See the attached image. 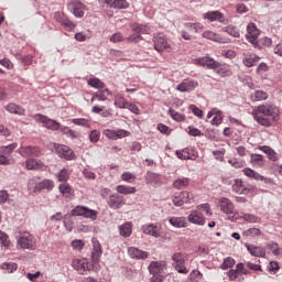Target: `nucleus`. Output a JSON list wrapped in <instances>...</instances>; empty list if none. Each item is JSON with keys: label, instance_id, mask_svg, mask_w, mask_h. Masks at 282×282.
I'll return each instance as SVG.
<instances>
[{"label": "nucleus", "instance_id": "f257e3e1", "mask_svg": "<svg viewBox=\"0 0 282 282\" xmlns=\"http://www.w3.org/2000/svg\"><path fill=\"white\" fill-rule=\"evenodd\" d=\"M252 117L261 127H272L279 119V108L274 104L264 102L252 111Z\"/></svg>", "mask_w": 282, "mask_h": 282}, {"label": "nucleus", "instance_id": "f03ea898", "mask_svg": "<svg viewBox=\"0 0 282 282\" xmlns=\"http://www.w3.org/2000/svg\"><path fill=\"white\" fill-rule=\"evenodd\" d=\"M172 265L178 274H188V268H186V261H188V256L186 253L176 252L172 256Z\"/></svg>", "mask_w": 282, "mask_h": 282}, {"label": "nucleus", "instance_id": "7ed1b4c3", "mask_svg": "<svg viewBox=\"0 0 282 282\" xmlns=\"http://www.w3.org/2000/svg\"><path fill=\"white\" fill-rule=\"evenodd\" d=\"M17 246L21 250H34L36 248V238L32 234L24 231L18 237Z\"/></svg>", "mask_w": 282, "mask_h": 282}, {"label": "nucleus", "instance_id": "20e7f679", "mask_svg": "<svg viewBox=\"0 0 282 282\" xmlns=\"http://www.w3.org/2000/svg\"><path fill=\"white\" fill-rule=\"evenodd\" d=\"M261 34V31H259L257 29V24L254 23H249L247 25V34H246V39L249 43H251V45H253V47H259V35Z\"/></svg>", "mask_w": 282, "mask_h": 282}, {"label": "nucleus", "instance_id": "39448f33", "mask_svg": "<svg viewBox=\"0 0 282 282\" xmlns=\"http://www.w3.org/2000/svg\"><path fill=\"white\" fill-rule=\"evenodd\" d=\"M219 208L224 215H232L231 220L235 221L237 217H235V204L230 202L229 198L220 197L218 200Z\"/></svg>", "mask_w": 282, "mask_h": 282}, {"label": "nucleus", "instance_id": "423d86ee", "mask_svg": "<svg viewBox=\"0 0 282 282\" xmlns=\"http://www.w3.org/2000/svg\"><path fill=\"white\" fill-rule=\"evenodd\" d=\"M35 120L36 122H41L43 127L50 129L51 131H58L61 129V123L54 119H50L47 116L39 113L35 116Z\"/></svg>", "mask_w": 282, "mask_h": 282}, {"label": "nucleus", "instance_id": "0eeeda50", "mask_svg": "<svg viewBox=\"0 0 282 282\" xmlns=\"http://www.w3.org/2000/svg\"><path fill=\"white\" fill-rule=\"evenodd\" d=\"M53 148L59 158H64V160H74L76 154H74V150H72L67 145H62L58 143H53Z\"/></svg>", "mask_w": 282, "mask_h": 282}, {"label": "nucleus", "instance_id": "6e6552de", "mask_svg": "<svg viewBox=\"0 0 282 282\" xmlns=\"http://www.w3.org/2000/svg\"><path fill=\"white\" fill-rule=\"evenodd\" d=\"M194 63L200 65V67H207V69H219L221 67V64L213 57H198L194 59Z\"/></svg>", "mask_w": 282, "mask_h": 282}, {"label": "nucleus", "instance_id": "1a4fd4ad", "mask_svg": "<svg viewBox=\"0 0 282 282\" xmlns=\"http://www.w3.org/2000/svg\"><path fill=\"white\" fill-rule=\"evenodd\" d=\"M234 193H238V195H249V193H254V186H246L243 185V181L237 178L232 184Z\"/></svg>", "mask_w": 282, "mask_h": 282}, {"label": "nucleus", "instance_id": "9d476101", "mask_svg": "<svg viewBox=\"0 0 282 282\" xmlns=\"http://www.w3.org/2000/svg\"><path fill=\"white\" fill-rule=\"evenodd\" d=\"M124 204H127V202L124 200V196L118 193L111 194L109 196L108 206H110L112 210H119V208H122Z\"/></svg>", "mask_w": 282, "mask_h": 282}, {"label": "nucleus", "instance_id": "9b49d317", "mask_svg": "<svg viewBox=\"0 0 282 282\" xmlns=\"http://www.w3.org/2000/svg\"><path fill=\"white\" fill-rule=\"evenodd\" d=\"M199 87V83L195 79H184L177 87L176 90L181 93L195 91Z\"/></svg>", "mask_w": 282, "mask_h": 282}, {"label": "nucleus", "instance_id": "f8f14e48", "mask_svg": "<svg viewBox=\"0 0 282 282\" xmlns=\"http://www.w3.org/2000/svg\"><path fill=\"white\" fill-rule=\"evenodd\" d=\"M68 8L77 19H83V17H85V4H83V2L78 0H72Z\"/></svg>", "mask_w": 282, "mask_h": 282}, {"label": "nucleus", "instance_id": "ddd939ff", "mask_svg": "<svg viewBox=\"0 0 282 282\" xmlns=\"http://www.w3.org/2000/svg\"><path fill=\"white\" fill-rule=\"evenodd\" d=\"M154 50L156 52H164V50H171V44L166 41V37H163L162 34H156L153 37Z\"/></svg>", "mask_w": 282, "mask_h": 282}, {"label": "nucleus", "instance_id": "4468645a", "mask_svg": "<svg viewBox=\"0 0 282 282\" xmlns=\"http://www.w3.org/2000/svg\"><path fill=\"white\" fill-rule=\"evenodd\" d=\"M104 135H106V138H108V140H120L122 138H128L129 135V131L127 130H105L104 131Z\"/></svg>", "mask_w": 282, "mask_h": 282}, {"label": "nucleus", "instance_id": "2eb2a0df", "mask_svg": "<svg viewBox=\"0 0 282 282\" xmlns=\"http://www.w3.org/2000/svg\"><path fill=\"white\" fill-rule=\"evenodd\" d=\"M72 267L82 274H85V272L91 270V264H89L87 260L74 259L72 261Z\"/></svg>", "mask_w": 282, "mask_h": 282}, {"label": "nucleus", "instance_id": "dca6fc26", "mask_svg": "<svg viewBox=\"0 0 282 282\" xmlns=\"http://www.w3.org/2000/svg\"><path fill=\"white\" fill-rule=\"evenodd\" d=\"M128 254L130 259H135L137 261H144V259H149V252L142 251L135 247L128 248Z\"/></svg>", "mask_w": 282, "mask_h": 282}, {"label": "nucleus", "instance_id": "f3484780", "mask_svg": "<svg viewBox=\"0 0 282 282\" xmlns=\"http://www.w3.org/2000/svg\"><path fill=\"white\" fill-rule=\"evenodd\" d=\"M41 153V150L36 147H22L20 149V155H22V158H39V154Z\"/></svg>", "mask_w": 282, "mask_h": 282}, {"label": "nucleus", "instance_id": "a211bd4d", "mask_svg": "<svg viewBox=\"0 0 282 282\" xmlns=\"http://www.w3.org/2000/svg\"><path fill=\"white\" fill-rule=\"evenodd\" d=\"M187 221H189V224H195L196 226H204V224H206V220H204V216H202L197 208L189 213V215L187 216Z\"/></svg>", "mask_w": 282, "mask_h": 282}, {"label": "nucleus", "instance_id": "6ab92c4d", "mask_svg": "<svg viewBox=\"0 0 282 282\" xmlns=\"http://www.w3.org/2000/svg\"><path fill=\"white\" fill-rule=\"evenodd\" d=\"M143 235H149L158 239L160 237V228L153 224H147L142 226Z\"/></svg>", "mask_w": 282, "mask_h": 282}, {"label": "nucleus", "instance_id": "aec40b11", "mask_svg": "<svg viewBox=\"0 0 282 282\" xmlns=\"http://www.w3.org/2000/svg\"><path fill=\"white\" fill-rule=\"evenodd\" d=\"M246 248L248 252L251 254V257L265 259V248L257 247L254 245H246Z\"/></svg>", "mask_w": 282, "mask_h": 282}, {"label": "nucleus", "instance_id": "412c9836", "mask_svg": "<svg viewBox=\"0 0 282 282\" xmlns=\"http://www.w3.org/2000/svg\"><path fill=\"white\" fill-rule=\"evenodd\" d=\"M101 254H102V248L100 247V242H98V240L93 239L91 261L94 264L100 261Z\"/></svg>", "mask_w": 282, "mask_h": 282}, {"label": "nucleus", "instance_id": "4be33fe9", "mask_svg": "<svg viewBox=\"0 0 282 282\" xmlns=\"http://www.w3.org/2000/svg\"><path fill=\"white\" fill-rule=\"evenodd\" d=\"M150 274H164V270H166V264L163 262L152 261L148 267Z\"/></svg>", "mask_w": 282, "mask_h": 282}, {"label": "nucleus", "instance_id": "5701e85b", "mask_svg": "<svg viewBox=\"0 0 282 282\" xmlns=\"http://www.w3.org/2000/svg\"><path fill=\"white\" fill-rule=\"evenodd\" d=\"M203 19H208L212 22L219 21V23H226V18L219 11L207 12L203 15Z\"/></svg>", "mask_w": 282, "mask_h": 282}, {"label": "nucleus", "instance_id": "b1692460", "mask_svg": "<svg viewBox=\"0 0 282 282\" xmlns=\"http://www.w3.org/2000/svg\"><path fill=\"white\" fill-rule=\"evenodd\" d=\"M175 153L180 160H195L197 158V154L188 148L177 150Z\"/></svg>", "mask_w": 282, "mask_h": 282}, {"label": "nucleus", "instance_id": "393cba45", "mask_svg": "<svg viewBox=\"0 0 282 282\" xmlns=\"http://www.w3.org/2000/svg\"><path fill=\"white\" fill-rule=\"evenodd\" d=\"M43 166H45V164H43V162L37 159H29L25 161V169L28 171H39L43 169Z\"/></svg>", "mask_w": 282, "mask_h": 282}, {"label": "nucleus", "instance_id": "a878e982", "mask_svg": "<svg viewBox=\"0 0 282 282\" xmlns=\"http://www.w3.org/2000/svg\"><path fill=\"white\" fill-rule=\"evenodd\" d=\"M55 19L61 23V25L67 28V30H74V28H76V24H74V22H72L69 19L65 18V15L61 13H56Z\"/></svg>", "mask_w": 282, "mask_h": 282}, {"label": "nucleus", "instance_id": "bb28decb", "mask_svg": "<svg viewBox=\"0 0 282 282\" xmlns=\"http://www.w3.org/2000/svg\"><path fill=\"white\" fill-rule=\"evenodd\" d=\"M188 184H191V181L187 177H182V178H176L173 182L172 186L176 191H183V188H186V186H188Z\"/></svg>", "mask_w": 282, "mask_h": 282}, {"label": "nucleus", "instance_id": "cd10ccee", "mask_svg": "<svg viewBox=\"0 0 282 282\" xmlns=\"http://www.w3.org/2000/svg\"><path fill=\"white\" fill-rule=\"evenodd\" d=\"M169 223L174 228H186V224H187L186 218H184V217H171L169 219Z\"/></svg>", "mask_w": 282, "mask_h": 282}, {"label": "nucleus", "instance_id": "c85d7f7f", "mask_svg": "<svg viewBox=\"0 0 282 282\" xmlns=\"http://www.w3.org/2000/svg\"><path fill=\"white\" fill-rule=\"evenodd\" d=\"M119 232L121 237H131V234L133 232V226L130 221H127L119 227Z\"/></svg>", "mask_w": 282, "mask_h": 282}, {"label": "nucleus", "instance_id": "c756f323", "mask_svg": "<svg viewBox=\"0 0 282 282\" xmlns=\"http://www.w3.org/2000/svg\"><path fill=\"white\" fill-rule=\"evenodd\" d=\"M131 28L132 32H135L137 34H151V28L148 25L133 23Z\"/></svg>", "mask_w": 282, "mask_h": 282}, {"label": "nucleus", "instance_id": "7c9ffc66", "mask_svg": "<svg viewBox=\"0 0 282 282\" xmlns=\"http://www.w3.org/2000/svg\"><path fill=\"white\" fill-rule=\"evenodd\" d=\"M39 184H40L39 177L30 178L28 183L29 193L33 195L39 194Z\"/></svg>", "mask_w": 282, "mask_h": 282}, {"label": "nucleus", "instance_id": "2f4dec72", "mask_svg": "<svg viewBox=\"0 0 282 282\" xmlns=\"http://www.w3.org/2000/svg\"><path fill=\"white\" fill-rule=\"evenodd\" d=\"M118 195H133L135 193V187L127 186V185H118L116 187Z\"/></svg>", "mask_w": 282, "mask_h": 282}, {"label": "nucleus", "instance_id": "473e14b6", "mask_svg": "<svg viewBox=\"0 0 282 282\" xmlns=\"http://www.w3.org/2000/svg\"><path fill=\"white\" fill-rule=\"evenodd\" d=\"M184 28L185 30H188V32H194V34H197L198 32H202L204 30V25L199 22H187L184 24Z\"/></svg>", "mask_w": 282, "mask_h": 282}, {"label": "nucleus", "instance_id": "72a5a7b5", "mask_svg": "<svg viewBox=\"0 0 282 282\" xmlns=\"http://www.w3.org/2000/svg\"><path fill=\"white\" fill-rule=\"evenodd\" d=\"M242 173H245L247 177H250L251 180H257L258 182H263L264 180V177L261 176V174L257 173L254 170L250 167L243 169Z\"/></svg>", "mask_w": 282, "mask_h": 282}, {"label": "nucleus", "instance_id": "f704fd0d", "mask_svg": "<svg viewBox=\"0 0 282 282\" xmlns=\"http://www.w3.org/2000/svg\"><path fill=\"white\" fill-rule=\"evenodd\" d=\"M4 109H7L9 113H15L18 116H23L25 113V110L15 104H9L4 107Z\"/></svg>", "mask_w": 282, "mask_h": 282}, {"label": "nucleus", "instance_id": "c9c22d12", "mask_svg": "<svg viewBox=\"0 0 282 282\" xmlns=\"http://www.w3.org/2000/svg\"><path fill=\"white\" fill-rule=\"evenodd\" d=\"M203 39H208L209 41H215L216 43H224V39L220 37L219 34L212 31L203 32Z\"/></svg>", "mask_w": 282, "mask_h": 282}, {"label": "nucleus", "instance_id": "e433bc0d", "mask_svg": "<svg viewBox=\"0 0 282 282\" xmlns=\"http://www.w3.org/2000/svg\"><path fill=\"white\" fill-rule=\"evenodd\" d=\"M259 55L247 56L242 59V63L246 67H254L259 63Z\"/></svg>", "mask_w": 282, "mask_h": 282}, {"label": "nucleus", "instance_id": "4c0bfd02", "mask_svg": "<svg viewBox=\"0 0 282 282\" xmlns=\"http://www.w3.org/2000/svg\"><path fill=\"white\" fill-rule=\"evenodd\" d=\"M251 100L253 102H260L261 100H268V93L263 90H256L253 95H251Z\"/></svg>", "mask_w": 282, "mask_h": 282}, {"label": "nucleus", "instance_id": "58836bf2", "mask_svg": "<svg viewBox=\"0 0 282 282\" xmlns=\"http://www.w3.org/2000/svg\"><path fill=\"white\" fill-rule=\"evenodd\" d=\"M52 188H54V181L52 180H43L42 182L40 181L39 184V193H41V191H52Z\"/></svg>", "mask_w": 282, "mask_h": 282}, {"label": "nucleus", "instance_id": "ea45409f", "mask_svg": "<svg viewBox=\"0 0 282 282\" xmlns=\"http://www.w3.org/2000/svg\"><path fill=\"white\" fill-rule=\"evenodd\" d=\"M110 8H113L115 10H127L129 3L127 0H113Z\"/></svg>", "mask_w": 282, "mask_h": 282}, {"label": "nucleus", "instance_id": "a19ab883", "mask_svg": "<svg viewBox=\"0 0 282 282\" xmlns=\"http://www.w3.org/2000/svg\"><path fill=\"white\" fill-rule=\"evenodd\" d=\"M59 131L64 134L67 135L68 138H73L76 139L78 138L80 134L72 129H69L68 127L65 126H59Z\"/></svg>", "mask_w": 282, "mask_h": 282}, {"label": "nucleus", "instance_id": "79ce46f5", "mask_svg": "<svg viewBox=\"0 0 282 282\" xmlns=\"http://www.w3.org/2000/svg\"><path fill=\"white\" fill-rule=\"evenodd\" d=\"M89 87H94V89H105V83L100 80L99 78L93 77L88 79Z\"/></svg>", "mask_w": 282, "mask_h": 282}, {"label": "nucleus", "instance_id": "37998d69", "mask_svg": "<svg viewBox=\"0 0 282 282\" xmlns=\"http://www.w3.org/2000/svg\"><path fill=\"white\" fill-rule=\"evenodd\" d=\"M223 30H224V32L229 34V36H234V39H239V36H241V34L239 33V29H237V26L228 25V26L224 28Z\"/></svg>", "mask_w": 282, "mask_h": 282}, {"label": "nucleus", "instance_id": "c03bdc74", "mask_svg": "<svg viewBox=\"0 0 282 282\" xmlns=\"http://www.w3.org/2000/svg\"><path fill=\"white\" fill-rule=\"evenodd\" d=\"M251 164L253 166H263L265 164V161L263 160V155L251 154Z\"/></svg>", "mask_w": 282, "mask_h": 282}, {"label": "nucleus", "instance_id": "a18cd8bd", "mask_svg": "<svg viewBox=\"0 0 282 282\" xmlns=\"http://www.w3.org/2000/svg\"><path fill=\"white\" fill-rule=\"evenodd\" d=\"M87 210L86 206H76L74 209H72L70 215L73 217H85V212Z\"/></svg>", "mask_w": 282, "mask_h": 282}, {"label": "nucleus", "instance_id": "49530a36", "mask_svg": "<svg viewBox=\"0 0 282 282\" xmlns=\"http://www.w3.org/2000/svg\"><path fill=\"white\" fill-rule=\"evenodd\" d=\"M169 115L175 120V122H184V120H186V116L175 111L174 109H170Z\"/></svg>", "mask_w": 282, "mask_h": 282}, {"label": "nucleus", "instance_id": "de8ad7c7", "mask_svg": "<svg viewBox=\"0 0 282 282\" xmlns=\"http://www.w3.org/2000/svg\"><path fill=\"white\" fill-rule=\"evenodd\" d=\"M109 96V89H102L98 90L95 96L91 98V102H94V99L97 98L100 101L107 100V97Z\"/></svg>", "mask_w": 282, "mask_h": 282}, {"label": "nucleus", "instance_id": "09e8293b", "mask_svg": "<svg viewBox=\"0 0 282 282\" xmlns=\"http://www.w3.org/2000/svg\"><path fill=\"white\" fill-rule=\"evenodd\" d=\"M14 149H17V143L0 147V153L4 154L7 158H10Z\"/></svg>", "mask_w": 282, "mask_h": 282}, {"label": "nucleus", "instance_id": "8fccbe9b", "mask_svg": "<svg viewBox=\"0 0 282 282\" xmlns=\"http://www.w3.org/2000/svg\"><path fill=\"white\" fill-rule=\"evenodd\" d=\"M84 217L85 219H91V221H96V219H98V212L96 209H89V207H86Z\"/></svg>", "mask_w": 282, "mask_h": 282}, {"label": "nucleus", "instance_id": "3c124183", "mask_svg": "<svg viewBox=\"0 0 282 282\" xmlns=\"http://www.w3.org/2000/svg\"><path fill=\"white\" fill-rule=\"evenodd\" d=\"M242 219L248 221L249 224H259L261 223V218L259 216H254L252 214H242Z\"/></svg>", "mask_w": 282, "mask_h": 282}, {"label": "nucleus", "instance_id": "603ef678", "mask_svg": "<svg viewBox=\"0 0 282 282\" xmlns=\"http://www.w3.org/2000/svg\"><path fill=\"white\" fill-rule=\"evenodd\" d=\"M58 188L62 195L65 197H69V195H72V186H69L67 183L59 184Z\"/></svg>", "mask_w": 282, "mask_h": 282}, {"label": "nucleus", "instance_id": "864d4df0", "mask_svg": "<svg viewBox=\"0 0 282 282\" xmlns=\"http://www.w3.org/2000/svg\"><path fill=\"white\" fill-rule=\"evenodd\" d=\"M0 204H12V200L10 199V193L6 189L0 191Z\"/></svg>", "mask_w": 282, "mask_h": 282}, {"label": "nucleus", "instance_id": "5fc2aeb1", "mask_svg": "<svg viewBox=\"0 0 282 282\" xmlns=\"http://www.w3.org/2000/svg\"><path fill=\"white\" fill-rule=\"evenodd\" d=\"M180 195L181 199H183V204H191V202L195 199V195L191 192H182Z\"/></svg>", "mask_w": 282, "mask_h": 282}, {"label": "nucleus", "instance_id": "6e6d98bb", "mask_svg": "<svg viewBox=\"0 0 282 282\" xmlns=\"http://www.w3.org/2000/svg\"><path fill=\"white\" fill-rule=\"evenodd\" d=\"M245 237H261L262 232L259 228H250L243 231Z\"/></svg>", "mask_w": 282, "mask_h": 282}, {"label": "nucleus", "instance_id": "4d7b16f0", "mask_svg": "<svg viewBox=\"0 0 282 282\" xmlns=\"http://www.w3.org/2000/svg\"><path fill=\"white\" fill-rule=\"evenodd\" d=\"M18 265L14 262H4L2 263V270L8 272L9 274H12L17 270Z\"/></svg>", "mask_w": 282, "mask_h": 282}, {"label": "nucleus", "instance_id": "13d9d810", "mask_svg": "<svg viewBox=\"0 0 282 282\" xmlns=\"http://www.w3.org/2000/svg\"><path fill=\"white\" fill-rule=\"evenodd\" d=\"M127 105H129V101H127L122 96H118L115 100V106L119 109H127Z\"/></svg>", "mask_w": 282, "mask_h": 282}, {"label": "nucleus", "instance_id": "bf43d9fd", "mask_svg": "<svg viewBox=\"0 0 282 282\" xmlns=\"http://www.w3.org/2000/svg\"><path fill=\"white\" fill-rule=\"evenodd\" d=\"M147 182L148 184H158V182H160V175L153 172H149L147 175Z\"/></svg>", "mask_w": 282, "mask_h": 282}, {"label": "nucleus", "instance_id": "052dcab7", "mask_svg": "<svg viewBox=\"0 0 282 282\" xmlns=\"http://www.w3.org/2000/svg\"><path fill=\"white\" fill-rule=\"evenodd\" d=\"M197 210L199 212L200 215H202V213H205V215H207V217H210L213 215V213L210 212L209 204L198 205Z\"/></svg>", "mask_w": 282, "mask_h": 282}, {"label": "nucleus", "instance_id": "680f3d73", "mask_svg": "<svg viewBox=\"0 0 282 282\" xmlns=\"http://www.w3.org/2000/svg\"><path fill=\"white\" fill-rule=\"evenodd\" d=\"M232 265H235V259L228 257L224 260L220 268L221 270H228V268H232Z\"/></svg>", "mask_w": 282, "mask_h": 282}, {"label": "nucleus", "instance_id": "e2e57ef3", "mask_svg": "<svg viewBox=\"0 0 282 282\" xmlns=\"http://www.w3.org/2000/svg\"><path fill=\"white\" fill-rule=\"evenodd\" d=\"M57 180L58 182H67L69 180V173L67 170L63 169L58 174H57Z\"/></svg>", "mask_w": 282, "mask_h": 282}, {"label": "nucleus", "instance_id": "0e129e2a", "mask_svg": "<svg viewBox=\"0 0 282 282\" xmlns=\"http://www.w3.org/2000/svg\"><path fill=\"white\" fill-rule=\"evenodd\" d=\"M189 111H192V113H194V116L197 118H204V111L195 105L189 106Z\"/></svg>", "mask_w": 282, "mask_h": 282}, {"label": "nucleus", "instance_id": "69168bd1", "mask_svg": "<svg viewBox=\"0 0 282 282\" xmlns=\"http://www.w3.org/2000/svg\"><path fill=\"white\" fill-rule=\"evenodd\" d=\"M72 122H73V124H77L78 127L89 128V120H87V119H83V118L73 119Z\"/></svg>", "mask_w": 282, "mask_h": 282}, {"label": "nucleus", "instance_id": "338daca9", "mask_svg": "<svg viewBox=\"0 0 282 282\" xmlns=\"http://www.w3.org/2000/svg\"><path fill=\"white\" fill-rule=\"evenodd\" d=\"M121 180L123 182H127L128 184H131V182H133V180H135V176L131 172H124L121 175Z\"/></svg>", "mask_w": 282, "mask_h": 282}, {"label": "nucleus", "instance_id": "774afa93", "mask_svg": "<svg viewBox=\"0 0 282 282\" xmlns=\"http://www.w3.org/2000/svg\"><path fill=\"white\" fill-rule=\"evenodd\" d=\"M189 278L192 281L198 282L202 281V272L198 270H194L191 272Z\"/></svg>", "mask_w": 282, "mask_h": 282}]
</instances>
